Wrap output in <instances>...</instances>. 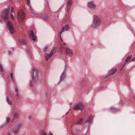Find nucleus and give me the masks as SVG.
Wrapping results in <instances>:
<instances>
[{"label":"nucleus","instance_id":"nucleus-23","mask_svg":"<svg viewBox=\"0 0 135 135\" xmlns=\"http://www.w3.org/2000/svg\"><path fill=\"white\" fill-rule=\"evenodd\" d=\"M10 17H11L12 19L13 20H15V18H14L13 16V15L12 13H11L10 15Z\"/></svg>","mask_w":135,"mask_h":135},{"label":"nucleus","instance_id":"nucleus-32","mask_svg":"<svg viewBox=\"0 0 135 135\" xmlns=\"http://www.w3.org/2000/svg\"><path fill=\"white\" fill-rule=\"evenodd\" d=\"M44 19H45V20H47L48 18L47 17V16L46 15H45V17H44Z\"/></svg>","mask_w":135,"mask_h":135},{"label":"nucleus","instance_id":"nucleus-24","mask_svg":"<svg viewBox=\"0 0 135 135\" xmlns=\"http://www.w3.org/2000/svg\"><path fill=\"white\" fill-rule=\"evenodd\" d=\"M0 71H2V72H3V69L2 68V66L1 65V64H0Z\"/></svg>","mask_w":135,"mask_h":135},{"label":"nucleus","instance_id":"nucleus-33","mask_svg":"<svg viewBox=\"0 0 135 135\" xmlns=\"http://www.w3.org/2000/svg\"><path fill=\"white\" fill-rule=\"evenodd\" d=\"M135 61V57L133 58L131 61Z\"/></svg>","mask_w":135,"mask_h":135},{"label":"nucleus","instance_id":"nucleus-8","mask_svg":"<svg viewBox=\"0 0 135 135\" xmlns=\"http://www.w3.org/2000/svg\"><path fill=\"white\" fill-rule=\"evenodd\" d=\"M88 6L89 8L92 10H94L96 7V4L93 1L88 2Z\"/></svg>","mask_w":135,"mask_h":135},{"label":"nucleus","instance_id":"nucleus-50","mask_svg":"<svg viewBox=\"0 0 135 135\" xmlns=\"http://www.w3.org/2000/svg\"><path fill=\"white\" fill-rule=\"evenodd\" d=\"M61 41H62V40L61 38Z\"/></svg>","mask_w":135,"mask_h":135},{"label":"nucleus","instance_id":"nucleus-35","mask_svg":"<svg viewBox=\"0 0 135 135\" xmlns=\"http://www.w3.org/2000/svg\"><path fill=\"white\" fill-rule=\"evenodd\" d=\"M33 84H32L31 82L30 84V86L31 87L33 86Z\"/></svg>","mask_w":135,"mask_h":135},{"label":"nucleus","instance_id":"nucleus-3","mask_svg":"<svg viewBox=\"0 0 135 135\" xmlns=\"http://www.w3.org/2000/svg\"><path fill=\"white\" fill-rule=\"evenodd\" d=\"M9 10V9L8 8L6 9L3 12L1 15L3 19L6 20L9 17L8 13Z\"/></svg>","mask_w":135,"mask_h":135},{"label":"nucleus","instance_id":"nucleus-18","mask_svg":"<svg viewBox=\"0 0 135 135\" xmlns=\"http://www.w3.org/2000/svg\"><path fill=\"white\" fill-rule=\"evenodd\" d=\"M18 118V116L17 114L16 113H15L13 115V118L12 119V121H13L14 120H15L16 119H17Z\"/></svg>","mask_w":135,"mask_h":135},{"label":"nucleus","instance_id":"nucleus-26","mask_svg":"<svg viewBox=\"0 0 135 135\" xmlns=\"http://www.w3.org/2000/svg\"><path fill=\"white\" fill-rule=\"evenodd\" d=\"M11 12L13 13L14 14V8L13 7H12Z\"/></svg>","mask_w":135,"mask_h":135},{"label":"nucleus","instance_id":"nucleus-19","mask_svg":"<svg viewBox=\"0 0 135 135\" xmlns=\"http://www.w3.org/2000/svg\"><path fill=\"white\" fill-rule=\"evenodd\" d=\"M83 120V118H81L80 119L78 120L76 122V124H80L82 123Z\"/></svg>","mask_w":135,"mask_h":135},{"label":"nucleus","instance_id":"nucleus-38","mask_svg":"<svg viewBox=\"0 0 135 135\" xmlns=\"http://www.w3.org/2000/svg\"><path fill=\"white\" fill-rule=\"evenodd\" d=\"M50 135H53V134H52L51 132L49 133Z\"/></svg>","mask_w":135,"mask_h":135},{"label":"nucleus","instance_id":"nucleus-42","mask_svg":"<svg viewBox=\"0 0 135 135\" xmlns=\"http://www.w3.org/2000/svg\"><path fill=\"white\" fill-rule=\"evenodd\" d=\"M123 67H122V68L120 69V71H121V70L123 69Z\"/></svg>","mask_w":135,"mask_h":135},{"label":"nucleus","instance_id":"nucleus-16","mask_svg":"<svg viewBox=\"0 0 135 135\" xmlns=\"http://www.w3.org/2000/svg\"><path fill=\"white\" fill-rule=\"evenodd\" d=\"M111 111L114 112H115L119 111V110L115 108L114 107H111Z\"/></svg>","mask_w":135,"mask_h":135},{"label":"nucleus","instance_id":"nucleus-2","mask_svg":"<svg viewBox=\"0 0 135 135\" xmlns=\"http://www.w3.org/2000/svg\"><path fill=\"white\" fill-rule=\"evenodd\" d=\"M38 72L36 69H33L32 73V79L33 81L35 82L38 80Z\"/></svg>","mask_w":135,"mask_h":135},{"label":"nucleus","instance_id":"nucleus-21","mask_svg":"<svg viewBox=\"0 0 135 135\" xmlns=\"http://www.w3.org/2000/svg\"><path fill=\"white\" fill-rule=\"evenodd\" d=\"M7 102L10 105L11 104V102L10 100L9 99L8 97H7Z\"/></svg>","mask_w":135,"mask_h":135},{"label":"nucleus","instance_id":"nucleus-36","mask_svg":"<svg viewBox=\"0 0 135 135\" xmlns=\"http://www.w3.org/2000/svg\"><path fill=\"white\" fill-rule=\"evenodd\" d=\"M60 46L62 48L65 49L64 47V46H62V45H60Z\"/></svg>","mask_w":135,"mask_h":135},{"label":"nucleus","instance_id":"nucleus-41","mask_svg":"<svg viewBox=\"0 0 135 135\" xmlns=\"http://www.w3.org/2000/svg\"><path fill=\"white\" fill-rule=\"evenodd\" d=\"M126 64H125V63H124V64L123 65V66H122V67H123H123Z\"/></svg>","mask_w":135,"mask_h":135},{"label":"nucleus","instance_id":"nucleus-43","mask_svg":"<svg viewBox=\"0 0 135 135\" xmlns=\"http://www.w3.org/2000/svg\"><path fill=\"white\" fill-rule=\"evenodd\" d=\"M14 50V47H12V50L13 51Z\"/></svg>","mask_w":135,"mask_h":135},{"label":"nucleus","instance_id":"nucleus-47","mask_svg":"<svg viewBox=\"0 0 135 135\" xmlns=\"http://www.w3.org/2000/svg\"><path fill=\"white\" fill-rule=\"evenodd\" d=\"M30 1V0H27V2H28Z\"/></svg>","mask_w":135,"mask_h":135},{"label":"nucleus","instance_id":"nucleus-20","mask_svg":"<svg viewBox=\"0 0 135 135\" xmlns=\"http://www.w3.org/2000/svg\"><path fill=\"white\" fill-rule=\"evenodd\" d=\"M92 116H90L89 117L88 119L87 120V122H90L92 120Z\"/></svg>","mask_w":135,"mask_h":135},{"label":"nucleus","instance_id":"nucleus-45","mask_svg":"<svg viewBox=\"0 0 135 135\" xmlns=\"http://www.w3.org/2000/svg\"><path fill=\"white\" fill-rule=\"evenodd\" d=\"M69 112H67L65 114L66 115H67L68 114V113Z\"/></svg>","mask_w":135,"mask_h":135},{"label":"nucleus","instance_id":"nucleus-25","mask_svg":"<svg viewBox=\"0 0 135 135\" xmlns=\"http://www.w3.org/2000/svg\"><path fill=\"white\" fill-rule=\"evenodd\" d=\"M29 7V10L32 13V12H33V10H32L31 7V6H30Z\"/></svg>","mask_w":135,"mask_h":135},{"label":"nucleus","instance_id":"nucleus-52","mask_svg":"<svg viewBox=\"0 0 135 135\" xmlns=\"http://www.w3.org/2000/svg\"><path fill=\"white\" fill-rule=\"evenodd\" d=\"M93 45V43H92L91 45Z\"/></svg>","mask_w":135,"mask_h":135},{"label":"nucleus","instance_id":"nucleus-22","mask_svg":"<svg viewBox=\"0 0 135 135\" xmlns=\"http://www.w3.org/2000/svg\"><path fill=\"white\" fill-rule=\"evenodd\" d=\"M47 48V46L46 45L44 47L43 49V51L44 52H45L46 51Z\"/></svg>","mask_w":135,"mask_h":135},{"label":"nucleus","instance_id":"nucleus-7","mask_svg":"<svg viewBox=\"0 0 135 135\" xmlns=\"http://www.w3.org/2000/svg\"><path fill=\"white\" fill-rule=\"evenodd\" d=\"M65 69L62 73V75L61 76L60 78V81H64L66 78V65L65 64Z\"/></svg>","mask_w":135,"mask_h":135},{"label":"nucleus","instance_id":"nucleus-44","mask_svg":"<svg viewBox=\"0 0 135 135\" xmlns=\"http://www.w3.org/2000/svg\"><path fill=\"white\" fill-rule=\"evenodd\" d=\"M63 44L62 45H64L65 44V43H63Z\"/></svg>","mask_w":135,"mask_h":135},{"label":"nucleus","instance_id":"nucleus-17","mask_svg":"<svg viewBox=\"0 0 135 135\" xmlns=\"http://www.w3.org/2000/svg\"><path fill=\"white\" fill-rule=\"evenodd\" d=\"M55 52V51L54 50H52L51 51V52L50 54H49L48 55V57H51L54 54Z\"/></svg>","mask_w":135,"mask_h":135},{"label":"nucleus","instance_id":"nucleus-39","mask_svg":"<svg viewBox=\"0 0 135 135\" xmlns=\"http://www.w3.org/2000/svg\"><path fill=\"white\" fill-rule=\"evenodd\" d=\"M8 135H11V133H10L9 132H8Z\"/></svg>","mask_w":135,"mask_h":135},{"label":"nucleus","instance_id":"nucleus-29","mask_svg":"<svg viewBox=\"0 0 135 135\" xmlns=\"http://www.w3.org/2000/svg\"><path fill=\"white\" fill-rule=\"evenodd\" d=\"M8 54L9 55H12V53L9 50L8 51Z\"/></svg>","mask_w":135,"mask_h":135},{"label":"nucleus","instance_id":"nucleus-10","mask_svg":"<svg viewBox=\"0 0 135 135\" xmlns=\"http://www.w3.org/2000/svg\"><path fill=\"white\" fill-rule=\"evenodd\" d=\"M22 126L21 123H19L15 128L13 129V131L14 134H17L18 133L19 128L21 127Z\"/></svg>","mask_w":135,"mask_h":135},{"label":"nucleus","instance_id":"nucleus-51","mask_svg":"<svg viewBox=\"0 0 135 135\" xmlns=\"http://www.w3.org/2000/svg\"><path fill=\"white\" fill-rule=\"evenodd\" d=\"M23 43L24 44H26V43H25V42Z\"/></svg>","mask_w":135,"mask_h":135},{"label":"nucleus","instance_id":"nucleus-46","mask_svg":"<svg viewBox=\"0 0 135 135\" xmlns=\"http://www.w3.org/2000/svg\"><path fill=\"white\" fill-rule=\"evenodd\" d=\"M121 104L122 105L123 104V103L122 101H121Z\"/></svg>","mask_w":135,"mask_h":135},{"label":"nucleus","instance_id":"nucleus-5","mask_svg":"<svg viewBox=\"0 0 135 135\" xmlns=\"http://www.w3.org/2000/svg\"><path fill=\"white\" fill-rule=\"evenodd\" d=\"M7 25L10 33L11 34L14 33L15 31L12 22L9 21H8L7 23Z\"/></svg>","mask_w":135,"mask_h":135},{"label":"nucleus","instance_id":"nucleus-40","mask_svg":"<svg viewBox=\"0 0 135 135\" xmlns=\"http://www.w3.org/2000/svg\"><path fill=\"white\" fill-rule=\"evenodd\" d=\"M16 95L17 96V97H18L19 96L18 94L17 93H16Z\"/></svg>","mask_w":135,"mask_h":135},{"label":"nucleus","instance_id":"nucleus-14","mask_svg":"<svg viewBox=\"0 0 135 135\" xmlns=\"http://www.w3.org/2000/svg\"><path fill=\"white\" fill-rule=\"evenodd\" d=\"M66 54H69L70 55H71L73 54V52L70 49L68 48H66Z\"/></svg>","mask_w":135,"mask_h":135},{"label":"nucleus","instance_id":"nucleus-12","mask_svg":"<svg viewBox=\"0 0 135 135\" xmlns=\"http://www.w3.org/2000/svg\"><path fill=\"white\" fill-rule=\"evenodd\" d=\"M72 4V1L71 0H69L68 1L67 4V12H68L70 10Z\"/></svg>","mask_w":135,"mask_h":135},{"label":"nucleus","instance_id":"nucleus-34","mask_svg":"<svg viewBox=\"0 0 135 135\" xmlns=\"http://www.w3.org/2000/svg\"><path fill=\"white\" fill-rule=\"evenodd\" d=\"M10 75H11V79L13 80V74L12 73H11V74Z\"/></svg>","mask_w":135,"mask_h":135},{"label":"nucleus","instance_id":"nucleus-1","mask_svg":"<svg viewBox=\"0 0 135 135\" xmlns=\"http://www.w3.org/2000/svg\"><path fill=\"white\" fill-rule=\"evenodd\" d=\"M100 18L96 16H94L93 22L91 26L93 27H96L100 25Z\"/></svg>","mask_w":135,"mask_h":135},{"label":"nucleus","instance_id":"nucleus-15","mask_svg":"<svg viewBox=\"0 0 135 135\" xmlns=\"http://www.w3.org/2000/svg\"><path fill=\"white\" fill-rule=\"evenodd\" d=\"M132 57V55H130L127 57L125 61V64L127 63L130 61Z\"/></svg>","mask_w":135,"mask_h":135},{"label":"nucleus","instance_id":"nucleus-48","mask_svg":"<svg viewBox=\"0 0 135 135\" xmlns=\"http://www.w3.org/2000/svg\"><path fill=\"white\" fill-rule=\"evenodd\" d=\"M25 42V41H23L21 42Z\"/></svg>","mask_w":135,"mask_h":135},{"label":"nucleus","instance_id":"nucleus-49","mask_svg":"<svg viewBox=\"0 0 135 135\" xmlns=\"http://www.w3.org/2000/svg\"><path fill=\"white\" fill-rule=\"evenodd\" d=\"M48 7H49V9H50V8H49V5H48Z\"/></svg>","mask_w":135,"mask_h":135},{"label":"nucleus","instance_id":"nucleus-4","mask_svg":"<svg viewBox=\"0 0 135 135\" xmlns=\"http://www.w3.org/2000/svg\"><path fill=\"white\" fill-rule=\"evenodd\" d=\"M84 107V105L81 103H79L74 105L73 108V109L74 110H80L82 111Z\"/></svg>","mask_w":135,"mask_h":135},{"label":"nucleus","instance_id":"nucleus-11","mask_svg":"<svg viewBox=\"0 0 135 135\" xmlns=\"http://www.w3.org/2000/svg\"><path fill=\"white\" fill-rule=\"evenodd\" d=\"M70 29L69 24H67L65 26H63L62 27V29L61 31L60 32V35L61 33L65 31H68Z\"/></svg>","mask_w":135,"mask_h":135},{"label":"nucleus","instance_id":"nucleus-31","mask_svg":"<svg viewBox=\"0 0 135 135\" xmlns=\"http://www.w3.org/2000/svg\"><path fill=\"white\" fill-rule=\"evenodd\" d=\"M27 3L28 5L29 6V7L31 6L30 5V1L28 2H27Z\"/></svg>","mask_w":135,"mask_h":135},{"label":"nucleus","instance_id":"nucleus-30","mask_svg":"<svg viewBox=\"0 0 135 135\" xmlns=\"http://www.w3.org/2000/svg\"><path fill=\"white\" fill-rule=\"evenodd\" d=\"M15 92L17 93H18V91L17 88H15Z\"/></svg>","mask_w":135,"mask_h":135},{"label":"nucleus","instance_id":"nucleus-13","mask_svg":"<svg viewBox=\"0 0 135 135\" xmlns=\"http://www.w3.org/2000/svg\"><path fill=\"white\" fill-rule=\"evenodd\" d=\"M30 35L33 41H35L36 39V37L33 35V31H31L30 32Z\"/></svg>","mask_w":135,"mask_h":135},{"label":"nucleus","instance_id":"nucleus-9","mask_svg":"<svg viewBox=\"0 0 135 135\" xmlns=\"http://www.w3.org/2000/svg\"><path fill=\"white\" fill-rule=\"evenodd\" d=\"M117 70V69L114 68H112L111 70L109 71L108 74L106 76H105L104 79H105L107 78L110 76L113 75L115 73Z\"/></svg>","mask_w":135,"mask_h":135},{"label":"nucleus","instance_id":"nucleus-28","mask_svg":"<svg viewBox=\"0 0 135 135\" xmlns=\"http://www.w3.org/2000/svg\"><path fill=\"white\" fill-rule=\"evenodd\" d=\"M41 135H46V134L45 132L43 131L41 132Z\"/></svg>","mask_w":135,"mask_h":135},{"label":"nucleus","instance_id":"nucleus-6","mask_svg":"<svg viewBox=\"0 0 135 135\" xmlns=\"http://www.w3.org/2000/svg\"><path fill=\"white\" fill-rule=\"evenodd\" d=\"M18 20L20 22H22L24 20L25 17V14L22 11L19 12L18 13L17 15Z\"/></svg>","mask_w":135,"mask_h":135},{"label":"nucleus","instance_id":"nucleus-37","mask_svg":"<svg viewBox=\"0 0 135 135\" xmlns=\"http://www.w3.org/2000/svg\"><path fill=\"white\" fill-rule=\"evenodd\" d=\"M32 119V117H29L28 118V119L29 120H31Z\"/></svg>","mask_w":135,"mask_h":135},{"label":"nucleus","instance_id":"nucleus-27","mask_svg":"<svg viewBox=\"0 0 135 135\" xmlns=\"http://www.w3.org/2000/svg\"><path fill=\"white\" fill-rule=\"evenodd\" d=\"M6 120L7 123L9 122L10 121V119L8 117L7 118Z\"/></svg>","mask_w":135,"mask_h":135}]
</instances>
